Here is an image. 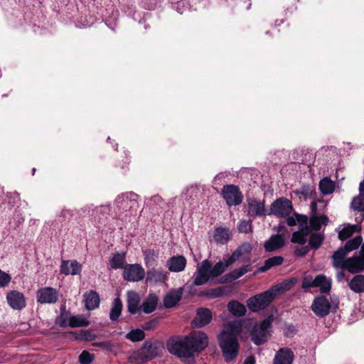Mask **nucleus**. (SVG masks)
Instances as JSON below:
<instances>
[{
    "label": "nucleus",
    "mask_w": 364,
    "mask_h": 364,
    "mask_svg": "<svg viewBox=\"0 0 364 364\" xmlns=\"http://www.w3.org/2000/svg\"><path fill=\"white\" fill-rule=\"evenodd\" d=\"M168 272L163 269L151 268L146 272V282L164 283L166 281Z\"/></svg>",
    "instance_id": "obj_17"
},
{
    "label": "nucleus",
    "mask_w": 364,
    "mask_h": 364,
    "mask_svg": "<svg viewBox=\"0 0 364 364\" xmlns=\"http://www.w3.org/2000/svg\"><path fill=\"white\" fill-rule=\"evenodd\" d=\"M328 219L326 215L318 216L316 215H312L310 219H308V225L311 228V232L320 230L322 225H326Z\"/></svg>",
    "instance_id": "obj_32"
},
{
    "label": "nucleus",
    "mask_w": 364,
    "mask_h": 364,
    "mask_svg": "<svg viewBox=\"0 0 364 364\" xmlns=\"http://www.w3.org/2000/svg\"><path fill=\"white\" fill-rule=\"evenodd\" d=\"M350 289L355 293L364 291V275L358 274L349 282Z\"/></svg>",
    "instance_id": "obj_35"
},
{
    "label": "nucleus",
    "mask_w": 364,
    "mask_h": 364,
    "mask_svg": "<svg viewBox=\"0 0 364 364\" xmlns=\"http://www.w3.org/2000/svg\"><path fill=\"white\" fill-rule=\"evenodd\" d=\"M252 252V245L250 243H245L238 247L231 256L224 263L219 261L214 266H212L208 259L203 260L198 265L194 274L193 284L200 286L208 282L210 279L215 278L221 275L230 265L236 260L242 257L248 259Z\"/></svg>",
    "instance_id": "obj_1"
},
{
    "label": "nucleus",
    "mask_w": 364,
    "mask_h": 364,
    "mask_svg": "<svg viewBox=\"0 0 364 364\" xmlns=\"http://www.w3.org/2000/svg\"><path fill=\"white\" fill-rule=\"evenodd\" d=\"M144 261L146 267H152L156 264L159 252L152 250L144 252Z\"/></svg>",
    "instance_id": "obj_42"
},
{
    "label": "nucleus",
    "mask_w": 364,
    "mask_h": 364,
    "mask_svg": "<svg viewBox=\"0 0 364 364\" xmlns=\"http://www.w3.org/2000/svg\"><path fill=\"white\" fill-rule=\"evenodd\" d=\"M241 331V324L238 321H231L228 322L225 326V330H224L220 334H227L230 335L232 336L236 337L237 338V336Z\"/></svg>",
    "instance_id": "obj_39"
},
{
    "label": "nucleus",
    "mask_w": 364,
    "mask_h": 364,
    "mask_svg": "<svg viewBox=\"0 0 364 364\" xmlns=\"http://www.w3.org/2000/svg\"><path fill=\"white\" fill-rule=\"evenodd\" d=\"M351 273H358L364 270V258L360 255L346 259L345 269Z\"/></svg>",
    "instance_id": "obj_16"
},
{
    "label": "nucleus",
    "mask_w": 364,
    "mask_h": 364,
    "mask_svg": "<svg viewBox=\"0 0 364 364\" xmlns=\"http://www.w3.org/2000/svg\"><path fill=\"white\" fill-rule=\"evenodd\" d=\"M288 329H289V332H286L285 333L286 336H293L294 334V333H295V331H296L295 328L294 326H291Z\"/></svg>",
    "instance_id": "obj_61"
},
{
    "label": "nucleus",
    "mask_w": 364,
    "mask_h": 364,
    "mask_svg": "<svg viewBox=\"0 0 364 364\" xmlns=\"http://www.w3.org/2000/svg\"><path fill=\"white\" fill-rule=\"evenodd\" d=\"M130 363L134 364H141L147 362V360L142 350L133 352L129 357Z\"/></svg>",
    "instance_id": "obj_47"
},
{
    "label": "nucleus",
    "mask_w": 364,
    "mask_h": 364,
    "mask_svg": "<svg viewBox=\"0 0 364 364\" xmlns=\"http://www.w3.org/2000/svg\"><path fill=\"white\" fill-rule=\"evenodd\" d=\"M350 207L353 210L361 213V220H363L364 219V196L358 195L354 197L352 200Z\"/></svg>",
    "instance_id": "obj_43"
},
{
    "label": "nucleus",
    "mask_w": 364,
    "mask_h": 364,
    "mask_svg": "<svg viewBox=\"0 0 364 364\" xmlns=\"http://www.w3.org/2000/svg\"><path fill=\"white\" fill-rule=\"evenodd\" d=\"M279 289L274 287L259 294L250 297L247 301V306L254 312H257L268 306L275 297Z\"/></svg>",
    "instance_id": "obj_3"
},
{
    "label": "nucleus",
    "mask_w": 364,
    "mask_h": 364,
    "mask_svg": "<svg viewBox=\"0 0 364 364\" xmlns=\"http://www.w3.org/2000/svg\"><path fill=\"white\" fill-rule=\"evenodd\" d=\"M37 301L41 304H55L58 300V291L52 287H43L38 290Z\"/></svg>",
    "instance_id": "obj_11"
},
{
    "label": "nucleus",
    "mask_w": 364,
    "mask_h": 364,
    "mask_svg": "<svg viewBox=\"0 0 364 364\" xmlns=\"http://www.w3.org/2000/svg\"><path fill=\"white\" fill-rule=\"evenodd\" d=\"M287 218V223L289 226H294L299 225V228L308 224V218L306 215L294 213L293 215H288Z\"/></svg>",
    "instance_id": "obj_34"
},
{
    "label": "nucleus",
    "mask_w": 364,
    "mask_h": 364,
    "mask_svg": "<svg viewBox=\"0 0 364 364\" xmlns=\"http://www.w3.org/2000/svg\"><path fill=\"white\" fill-rule=\"evenodd\" d=\"M110 208L108 205L96 207L92 210V216L99 223H103L109 215Z\"/></svg>",
    "instance_id": "obj_30"
},
{
    "label": "nucleus",
    "mask_w": 364,
    "mask_h": 364,
    "mask_svg": "<svg viewBox=\"0 0 364 364\" xmlns=\"http://www.w3.org/2000/svg\"><path fill=\"white\" fill-rule=\"evenodd\" d=\"M6 300L10 307L14 310H21L26 306L24 295L18 291H11L6 295Z\"/></svg>",
    "instance_id": "obj_13"
},
{
    "label": "nucleus",
    "mask_w": 364,
    "mask_h": 364,
    "mask_svg": "<svg viewBox=\"0 0 364 364\" xmlns=\"http://www.w3.org/2000/svg\"><path fill=\"white\" fill-rule=\"evenodd\" d=\"M163 203V199L159 196H154L146 201V205L150 207H154V205H160Z\"/></svg>",
    "instance_id": "obj_53"
},
{
    "label": "nucleus",
    "mask_w": 364,
    "mask_h": 364,
    "mask_svg": "<svg viewBox=\"0 0 364 364\" xmlns=\"http://www.w3.org/2000/svg\"><path fill=\"white\" fill-rule=\"evenodd\" d=\"M156 324H157V321L156 320H152V321L146 322L143 325V328L144 330L149 331V330H151L153 328H154L156 326Z\"/></svg>",
    "instance_id": "obj_56"
},
{
    "label": "nucleus",
    "mask_w": 364,
    "mask_h": 364,
    "mask_svg": "<svg viewBox=\"0 0 364 364\" xmlns=\"http://www.w3.org/2000/svg\"><path fill=\"white\" fill-rule=\"evenodd\" d=\"M85 340L92 341L93 339V336L88 332H85L83 335Z\"/></svg>",
    "instance_id": "obj_62"
},
{
    "label": "nucleus",
    "mask_w": 364,
    "mask_h": 364,
    "mask_svg": "<svg viewBox=\"0 0 364 364\" xmlns=\"http://www.w3.org/2000/svg\"><path fill=\"white\" fill-rule=\"evenodd\" d=\"M359 195L364 196V179L360 183L359 185Z\"/></svg>",
    "instance_id": "obj_60"
},
{
    "label": "nucleus",
    "mask_w": 364,
    "mask_h": 364,
    "mask_svg": "<svg viewBox=\"0 0 364 364\" xmlns=\"http://www.w3.org/2000/svg\"><path fill=\"white\" fill-rule=\"evenodd\" d=\"M293 210V205L291 200L282 197L274 200L270 206L269 215L272 214L277 217H287Z\"/></svg>",
    "instance_id": "obj_7"
},
{
    "label": "nucleus",
    "mask_w": 364,
    "mask_h": 364,
    "mask_svg": "<svg viewBox=\"0 0 364 364\" xmlns=\"http://www.w3.org/2000/svg\"><path fill=\"white\" fill-rule=\"evenodd\" d=\"M309 251L308 247H296L295 253L298 256H304Z\"/></svg>",
    "instance_id": "obj_57"
},
{
    "label": "nucleus",
    "mask_w": 364,
    "mask_h": 364,
    "mask_svg": "<svg viewBox=\"0 0 364 364\" xmlns=\"http://www.w3.org/2000/svg\"><path fill=\"white\" fill-rule=\"evenodd\" d=\"M363 242V237L361 236H357L351 240H349L347 241L344 246V249L346 250L347 252H349L350 251L355 250L359 247V246L361 247Z\"/></svg>",
    "instance_id": "obj_45"
},
{
    "label": "nucleus",
    "mask_w": 364,
    "mask_h": 364,
    "mask_svg": "<svg viewBox=\"0 0 364 364\" xmlns=\"http://www.w3.org/2000/svg\"><path fill=\"white\" fill-rule=\"evenodd\" d=\"M315 278L314 279L311 276H306L303 279L302 287L304 289L309 287H315Z\"/></svg>",
    "instance_id": "obj_54"
},
{
    "label": "nucleus",
    "mask_w": 364,
    "mask_h": 364,
    "mask_svg": "<svg viewBox=\"0 0 364 364\" xmlns=\"http://www.w3.org/2000/svg\"><path fill=\"white\" fill-rule=\"evenodd\" d=\"M82 270L81 264L76 260H64L60 266V272L65 275H76Z\"/></svg>",
    "instance_id": "obj_19"
},
{
    "label": "nucleus",
    "mask_w": 364,
    "mask_h": 364,
    "mask_svg": "<svg viewBox=\"0 0 364 364\" xmlns=\"http://www.w3.org/2000/svg\"><path fill=\"white\" fill-rule=\"evenodd\" d=\"M161 349V347L159 345L145 342L141 350L148 361L156 357L160 353Z\"/></svg>",
    "instance_id": "obj_25"
},
{
    "label": "nucleus",
    "mask_w": 364,
    "mask_h": 364,
    "mask_svg": "<svg viewBox=\"0 0 364 364\" xmlns=\"http://www.w3.org/2000/svg\"><path fill=\"white\" fill-rule=\"evenodd\" d=\"M319 189L323 195L331 194L335 189V183L328 178H324L319 182Z\"/></svg>",
    "instance_id": "obj_41"
},
{
    "label": "nucleus",
    "mask_w": 364,
    "mask_h": 364,
    "mask_svg": "<svg viewBox=\"0 0 364 364\" xmlns=\"http://www.w3.org/2000/svg\"><path fill=\"white\" fill-rule=\"evenodd\" d=\"M348 252H346V250H345L343 247L339 248L334 252L332 256V259L333 266L336 268H340L342 269H345L346 263V259L345 258Z\"/></svg>",
    "instance_id": "obj_24"
},
{
    "label": "nucleus",
    "mask_w": 364,
    "mask_h": 364,
    "mask_svg": "<svg viewBox=\"0 0 364 364\" xmlns=\"http://www.w3.org/2000/svg\"><path fill=\"white\" fill-rule=\"evenodd\" d=\"M88 321L82 316H73L65 319L62 323L63 326L68 325L70 327H82L88 326Z\"/></svg>",
    "instance_id": "obj_31"
},
{
    "label": "nucleus",
    "mask_w": 364,
    "mask_h": 364,
    "mask_svg": "<svg viewBox=\"0 0 364 364\" xmlns=\"http://www.w3.org/2000/svg\"><path fill=\"white\" fill-rule=\"evenodd\" d=\"M125 338L132 342H138L144 339L145 333L141 329H134L126 334Z\"/></svg>",
    "instance_id": "obj_46"
},
{
    "label": "nucleus",
    "mask_w": 364,
    "mask_h": 364,
    "mask_svg": "<svg viewBox=\"0 0 364 364\" xmlns=\"http://www.w3.org/2000/svg\"><path fill=\"white\" fill-rule=\"evenodd\" d=\"M146 275L144 269L141 264H127L124 267L123 277L129 282H139L144 279Z\"/></svg>",
    "instance_id": "obj_10"
},
{
    "label": "nucleus",
    "mask_w": 364,
    "mask_h": 364,
    "mask_svg": "<svg viewBox=\"0 0 364 364\" xmlns=\"http://www.w3.org/2000/svg\"><path fill=\"white\" fill-rule=\"evenodd\" d=\"M212 319L210 310L206 308H200L197 311L196 316L192 321V326L196 328H201L208 324Z\"/></svg>",
    "instance_id": "obj_14"
},
{
    "label": "nucleus",
    "mask_w": 364,
    "mask_h": 364,
    "mask_svg": "<svg viewBox=\"0 0 364 364\" xmlns=\"http://www.w3.org/2000/svg\"><path fill=\"white\" fill-rule=\"evenodd\" d=\"M272 322V318L269 316L261 323L255 325L251 333L252 341L255 344L260 346L267 342Z\"/></svg>",
    "instance_id": "obj_5"
},
{
    "label": "nucleus",
    "mask_w": 364,
    "mask_h": 364,
    "mask_svg": "<svg viewBox=\"0 0 364 364\" xmlns=\"http://www.w3.org/2000/svg\"><path fill=\"white\" fill-rule=\"evenodd\" d=\"M223 198L229 206L237 205L242 201V194L239 188L234 185H226L222 191Z\"/></svg>",
    "instance_id": "obj_9"
},
{
    "label": "nucleus",
    "mask_w": 364,
    "mask_h": 364,
    "mask_svg": "<svg viewBox=\"0 0 364 364\" xmlns=\"http://www.w3.org/2000/svg\"><path fill=\"white\" fill-rule=\"evenodd\" d=\"M230 237L231 232L228 228H218L215 230L213 238L217 242L224 244L230 240Z\"/></svg>",
    "instance_id": "obj_33"
},
{
    "label": "nucleus",
    "mask_w": 364,
    "mask_h": 364,
    "mask_svg": "<svg viewBox=\"0 0 364 364\" xmlns=\"http://www.w3.org/2000/svg\"><path fill=\"white\" fill-rule=\"evenodd\" d=\"M228 309L235 316H242L246 313L245 306L237 301H230Z\"/></svg>",
    "instance_id": "obj_36"
},
{
    "label": "nucleus",
    "mask_w": 364,
    "mask_h": 364,
    "mask_svg": "<svg viewBox=\"0 0 364 364\" xmlns=\"http://www.w3.org/2000/svg\"><path fill=\"white\" fill-rule=\"evenodd\" d=\"M61 215L65 219L70 220L72 218V216H73V213H72V211L70 210H69V209H63L62 210Z\"/></svg>",
    "instance_id": "obj_58"
},
{
    "label": "nucleus",
    "mask_w": 364,
    "mask_h": 364,
    "mask_svg": "<svg viewBox=\"0 0 364 364\" xmlns=\"http://www.w3.org/2000/svg\"><path fill=\"white\" fill-rule=\"evenodd\" d=\"M311 309L316 316L323 317L329 314L331 304L325 296H318L314 300Z\"/></svg>",
    "instance_id": "obj_12"
},
{
    "label": "nucleus",
    "mask_w": 364,
    "mask_h": 364,
    "mask_svg": "<svg viewBox=\"0 0 364 364\" xmlns=\"http://www.w3.org/2000/svg\"><path fill=\"white\" fill-rule=\"evenodd\" d=\"M158 301L159 299L157 296L154 294H150L144 301L140 308L144 313L150 314L156 309Z\"/></svg>",
    "instance_id": "obj_26"
},
{
    "label": "nucleus",
    "mask_w": 364,
    "mask_h": 364,
    "mask_svg": "<svg viewBox=\"0 0 364 364\" xmlns=\"http://www.w3.org/2000/svg\"><path fill=\"white\" fill-rule=\"evenodd\" d=\"M315 287H319L322 293H328L331 289V279L323 274H319L315 277Z\"/></svg>",
    "instance_id": "obj_29"
},
{
    "label": "nucleus",
    "mask_w": 364,
    "mask_h": 364,
    "mask_svg": "<svg viewBox=\"0 0 364 364\" xmlns=\"http://www.w3.org/2000/svg\"><path fill=\"white\" fill-rule=\"evenodd\" d=\"M117 213L130 211L137 207V195L133 193H123L115 199Z\"/></svg>",
    "instance_id": "obj_6"
},
{
    "label": "nucleus",
    "mask_w": 364,
    "mask_h": 364,
    "mask_svg": "<svg viewBox=\"0 0 364 364\" xmlns=\"http://www.w3.org/2000/svg\"><path fill=\"white\" fill-rule=\"evenodd\" d=\"M323 240V235L320 233L311 234L309 239V245L311 248L317 249L321 246Z\"/></svg>",
    "instance_id": "obj_48"
},
{
    "label": "nucleus",
    "mask_w": 364,
    "mask_h": 364,
    "mask_svg": "<svg viewBox=\"0 0 364 364\" xmlns=\"http://www.w3.org/2000/svg\"><path fill=\"white\" fill-rule=\"evenodd\" d=\"M183 295L181 288L168 292L164 299V305L166 308L173 307L181 300Z\"/></svg>",
    "instance_id": "obj_21"
},
{
    "label": "nucleus",
    "mask_w": 364,
    "mask_h": 364,
    "mask_svg": "<svg viewBox=\"0 0 364 364\" xmlns=\"http://www.w3.org/2000/svg\"><path fill=\"white\" fill-rule=\"evenodd\" d=\"M255 360L253 356H249L247 357L243 364H255Z\"/></svg>",
    "instance_id": "obj_59"
},
{
    "label": "nucleus",
    "mask_w": 364,
    "mask_h": 364,
    "mask_svg": "<svg viewBox=\"0 0 364 364\" xmlns=\"http://www.w3.org/2000/svg\"><path fill=\"white\" fill-rule=\"evenodd\" d=\"M93 355L87 350H84L79 356V360L81 364H90L93 360Z\"/></svg>",
    "instance_id": "obj_50"
},
{
    "label": "nucleus",
    "mask_w": 364,
    "mask_h": 364,
    "mask_svg": "<svg viewBox=\"0 0 364 364\" xmlns=\"http://www.w3.org/2000/svg\"><path fill=\"white\" fill-rule=\"evenodd\" d=\"M219 346L226 362L235 359L239 351V343L236 337L227 334H220Z\"/></svg>",
    "instance_id": "obj_4"
},
{
    "label": "nucleus",
    "mask_w": 364,
    "mask_h": 364,
    "mask_svg": "<svg viewBox=\"0 0 364 364\" xmlns=\"http://www.w3.org/2000/svg\"><path fill=\"white\" fill-rule=\"evenodd\" d=\"M91 208H92V205H86L82 208V210H83V211L90 210Z\"/></svg>",
    "instance_id": "obj_64"
},
{
    "label": "nucleus",
    "mask_w": 364,
    "mask_h": 364,
    "mask_svg": "<svg viewBox=\"0 0 364 364\" xmlns=\"http://www.w3.org/2000/svg\"><path fill=\"white\" fill-rule=\"evenodd\" d=\"M294 359L293 351L290 348H282L276 353L273 364H292Z\"/></svg>",
    "instance_id": "obj_15"
},
{
    "label": "nucleus",
    "mask_w": 364,
    "mask_h": 364,
    "mask_svg": "<svg viewBox=\"0 0 364 364\" xmlns=\"http://www.w3.org/2000/svg\"><path fill=\"white\" fill-rule=\"evenodd\" d=\"M238 230L240 232L248 233L252 232V223L251 221L242 220L238 225Z\"/></svg>",
    "instance_id": "obj_51"
},
{
    "label": "nucleus",
    "mask_w": 364,
    "mask_h": 364,
    "mask_svg": "<svg viewBox=\"0 0 364 364\" xmlns=\"http://www.w3.org/2000/svg\"><path fill=\"white\" fill-rule=\"evenodd\" d=\"M122 310V303L119 298H116L112 302V306L109 313V318L112 321L118 320Z\"/></svg>",
    "instance_id": "obj_37"
},
{
    "label": "nucleus",
    "mask_w": 364,
    "mask_h": 364,
    "mask_svg": "<svg viewBox=\"0 0 364 364\" xmlns=\"http://www.w3.org/2000/svg\"><path fill=\"white\" fill-rule=\"evenodd\" d=\"M246 209L250 217H264L269 215V210L266 208L264 200L255 198L247 200Z\"/></svg>",
    "instance_id": "obj_8"
},
{
    "label": "nucleus",
    "mask_w": 364,
    "mask_h": 364,
    "mask_svg": "<svg viewBox=\"0 0 364 364\" xmlns=\"http://www.w3.org/2000/svg\"><path fill=\"white\" fill-rule=\"evenodd\" d=\"M284 258L281 256H274L265 260L264 265L259 268L261 272H266L270 268L279 266L282 264Z\"/></svg>",
    "instance_id": "obj_38"
},
{
    "label": "nucleus",
    "mask_w": 364,
    "mask_h": 364,
    "mask_svg": "<svg viewBox=\"0 0 364 364\" xmlns=\"http://www.w3.org/2000/svg\"><path fill=\"white\" fill-rule=\"evenodd\" d=\"M284 242L285 239L282 235H274L265 242L264 247L267 252H274L282 247Z\"/></svg>",
    "instance_id": "obj_20"
},
{
    "label": "nucleus",
    "mask_w": 364,
    "mask_h": 364,
    "mask_svg": "<svg viewBox=\"0 0 364 364\" xmlns=\"http://www.w3.org/2000/svg\"><path fill=\"white\" fill-rule=\"evenodd\" d=\"M224 294V290L223 287H218L212 289H209L205 292L203 293V295L210 298H218Z\"/></svg>",
    "instance_id": "obj_49"
},
{
    "label": "nucleus",
    "mask_w": 364,
    "mask_h": 364,
    "mask_svg": "<svg viewBox=\"0 0 364 364\" xmlns=\"http://www.w3.org/2000/svg\"><path fill=\"white\" fill-rule=\"evenodd\" d=\"M125 262V255L121 253L114 254L109 261L111 268L115 269L122 268L124 269Z\"/></svg>",
    "instance_id": "obj_40"
},
{
    "label": "nucleus",
    "mask_w": 364,
    "mask_h": 364,
    "mask_svg": "<svg viewBox=\"0 0 364 364\" xmlns=\"http://www.w3.org/2000/svg\"><path fill=\"white\" fill-rule=\"evenodd\" d=\"M361 230V226L358 224L350 225L348 224L344 226L341 230L338 232V238L341 240H346L350 237H351L353 233L358 232Z\"/></svg>",
    "instance_id": "obj_28"
},
{
    "label": "nucleus",
    "mask_w": 364,
    "mask_h": 364,
    "mask_svg": "<svg viewBox=\"0 0 364 364\" xmlns=\"http://www.w3.org/2000/svg\"><path fill=\"white\" fill-rule=\"evenodd\" d=\"M251 270L252 266L250 264H247L242 266L240 268L235 269L231 272H230L228 276L231 280H235L243 276L245 273L250 272Z\"/></svg>",
    "instance_id": "obj_44"
},
{
    "label": "nucleus",
    "mask_w": 364,
    "mask_h": 364,
    "mask_svg": "<svg viewBox=\"0 0 364 364\" xmlns=\"http://www.w3.org/2000/svg\"><path fill=\"white\" fill-rule=\"evenodd\" d=\"M186 266V259L182 255L173 256L166 262V267L172 272H181Z\"/></svg>",
    "instance_id": "obj_18"
},
{
    "label": "nucleus",
    "mask_w": 364,
    "mask_h": 364,
    "mask_svg": "<svg viewBox=\"0 0 364 364\" xmlns=\"http://www.w3.org/2000/svg\"><path fill=\"white\" fill-rule=\"evenodd\" d=\"M225 178V174L223 173H220L215 177L213 183L214 185H221L222 182L224 181Z\"/></svg>",
    "instance_id": "obj_55"
},
{
    "label": "nucleus",
    "mask_w": 364,
    "mask_h": 364,
    "mask_svg": "<svg viewBox=\"0 0 364 364\" xmlns=\"http://www.w3.org/2000/svg\"><path fill=\"white\" fill-rule=\"evenodd\" d=\"M359 253L363 257V258H364V242L362 244V245L360 247Z\"/></svg>",
    "instance_id": "obj_63"
},
{
    "label": "nucleus",
    "mask_w": 364,
    "mask_h": 364,
    "mask_svg": "<svg viewBox=\"0 0 364 364\" xmlns=\"http://www.w3.org/2000/svg\"><path fill=\"white\" fill-rule=\"evenodd\" d=\"M85 307L88 310H93L97 308L100 305V296L99 294L94 291H90V292L85 294L84 295Z\"/></svg>",
    "instance_id": "obj_27"
},
{
    "label": "nucleus",
    "mask_w": 364,
    "mask_h": 364,
    "mask_svg": "<svg viewBox=\"0 0 364 364\" xmlns=\"http://www.w3.org/2000/svg\"><path fill=\"white\" fill-rule=\"evenodd\" d=\"M11 277L5 272L0 269V287H6L11 282Z\"/></svg>",
    "instance_id": "obj_52"
},
{
    "label": "nucleus",
    "mask_w": 364,
    "mask_h": 364,
    "mask_svg": "<svg viewBox=\"0 0 364 364\" xmlns=\"http://www.w3.org/2000/svg\"><path fill=\"white\" fill-rule=\"evenodd\" d=\"M139 301L140 297L139 294L133 291L127 292V308L132 314H135L139 311Z\"/></svg>",
    "instance_id": "obj_23"
},
{
    "label": "nucleus",
    "mask_w": 364,
    "mask_h": 364,
    "mask_svg": "<svg viewBox=\"0 0 364 364\" xmlns=\"http://www.w3.org/2000/svg\"><path fill=\"white\" fill-rule=\"evenodd\" d=\"M208 336L203 331H194L186 336L169 339L167 347L169 352L181 358L194 357L195 353H200L208 346Z\"/></svg>",
    "instance_id": "obj_2"
},
{
    "label": "nucleus",
    "mask_w": 364,
    "mask_h": 364,
    "mask_svg": "<svg viewBox=\"0 0 364 364\" xmlns=\"http://www.w3.org/2000/svg\"><path fill=\"white\" fill-rule=\"evenodd\" d=\"M311 232V228L308 224L299 228V230L292 234L291 241L294 243L304 245L307 241V237Z\"/></svg>",
    "instance_id": "obj_22"
}]
</instances>
